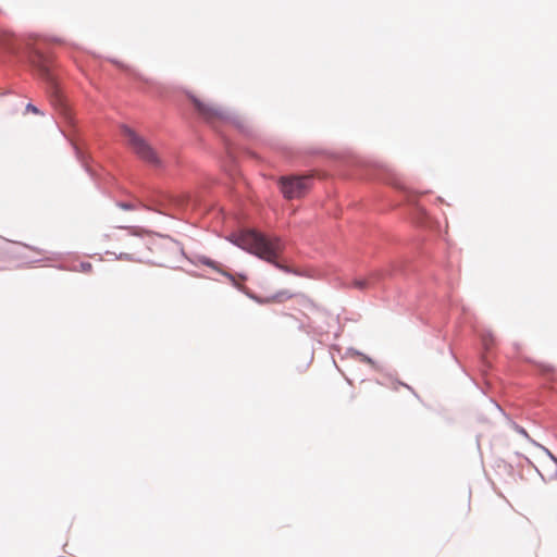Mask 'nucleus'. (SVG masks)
Here are the masks:
<instances>
[{
	"mask_svg": "<svg viewBox=\"0 0 557 557\" xmlns=\"http://www.w3.org/2000/svg\"><path fill=\"white\" fill-rule=\"evenodd\" d=\"M233 243L242 249L258 258L274 264L276 268L288 272V268L277 262L283 244L277 237H268L253 230L244 231L234 236Z\"/></svg>",
	"mask_w": 557,
	"mask_h": 557,
	"instance_id": "f257e3e1",
	"label": "nucleus"
},
{
	"mask_svg": "<svg viewBox=\"0 0 557 557\" xmlns=\"http://www.w3.org/2000/svg\"><path fill=\"white\" fill-rule=\"evenodd\" d=\"M121 132L126 144L141 160L156 166L160 165L157 152L143 137L125 125L121 127Z\"/></svg>",
	"mask_w": 557,
	"mask_h": 557,
	"instance_id": "f03ea898",
	"label": "nucleus"
},
{
	"mask_svg": "<svg viewBox=\"0 0 557 557\" xmlns=\"http://www.w3.org/2000/svg\"><path fill=\"white\" fill-rule=\"evenodd\" d=\"M310 176H282L278 180L281 193L287 200L304 197L310 189Z\"/></svg>",
	"mask_w": 557,
	"mask_h": 557,
	"instance_id": "7ed1b4c3",
	"label": "nucleus"
},
{
	"mask_svg": "<svg viewBox=\"0 0 557 557\" xmlns=\"http://www.w3.org/2000/svg\"><path fill=\"white\" fill-rule=\"evenodd\" d=\"M193 102H194L197 111L199 112V114L209 122L213 123V122L223 121L224 119H226L225 110L216 104H213V103H210L207 101H202L197 98H194Z\"/></svg>",
	"mask_w": 557,
	"mask_h": 557,
	"instance_id": "20e7f679",
	"label": "nucleus"
},
{
	"mask_svg": "<svg viewBox=\"0 0 557 557\" xmlns=\"http://www.w3.org/2000/svg\"><path fill=\"white\" fill-rule=\"evenodd\" d=\"M205 265L209 267V268H212L213 270L215 271H219L221 272L222 274L226 275V276H230V274H227L226 272H223L220 270L219 268V263L209 259V258H203L202 261H201Z\"/></svg>",
	"mask_w": 557,
	"mask_h": 557,
	"instance_id": "39448f33",
	"label": "nucleus"
},
{
	"mask_svg": "<svg viewBox=\"0 0 557 557\" xmlns=\"http://www.w3.org/2000/svg\"><path fill=\"white\" fill-rule=\"evenodd\" d=\"M354 285L358 288H364L368 285L366 280H357L354 282Z\"/></svg>",
	"mask_w": 557,
	"mask_h": 557,
	"instance_id": "423d86ee",
	"label": "nucleus"
},
{
	"mask_svg": "<svg viewBox=\"0 0 557 557\" xmlns=\"http://www.w3.org/2000/svg\"><path fill=\"white\" fill-rule=\"evenodd\" d=\"M81 267H82V270L86 271V272L91 270V264L88 263V262L87 263H82Z\"/></svg>",
	"mask_w": 557,
	"mask_h": 557,
	"instance_id": "0eeeda50",
	"label": "nucleus"
},
{
	"mask_svg": "<svg viewBox=\"0 0 557 557\" xmlns=\"http://www.w3.org/2000/svg\"><path fill=\"white\" fill-rule=\"evenodd\" d=\"M28 110H32L33 112H38L37 108L32 106V104H28Z\"/></svg>",
	"mask_w": 557,
	"mask_h": 557,
	"instance_id": "6e6552de",
	"label": "nucleus"
}]
</instances>
